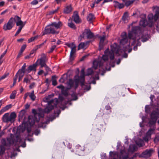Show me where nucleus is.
Returning a JSON list of instances; mask_svg holds the SVG:
<instances>
[{
    "instance_id": "f257e3e1",
    "label": "nucleus",
    "mask_w": 159,
    "mask_h": 159,
    "mask_svg": "<svg viewBox=\"0 0 159 159\" xmlns=\"http://www.w3.org/2000/svg\"><path fill=\"white\" fill-rule=\"evenodd\" d=\"M148 35H145V37L142 34V31L139 26L133 27L131 31L128 33V38L129 43L131 45H135L134 47V50L137 49V46H140L141 43L139 40L141 39L142 42H144L147 41L148 39Z\"/></svg>"
},
{
    "instance_id": "f03ea898",
    "label": "nucleus",
    "mask_w": 159,
    "mask_h": 159,
    "mask_svg": "<svg viewBox=\"0 0 159 159\" xmlns=\"http://www.w3.org/2000/svg\"><path fill=\"white\" fill-rule=\"evenodd\" d=\"M122 51L121 50L117 48H112L111 51H109L108 50H107L105 51L104 55H103L102 58L100 61H94L93 63V67L95 70L98 68V67L101 68L102 69H99L100 71H104L107 70L106 67L104 66V62H105L108 60V58L109 57L111 60H112L114 58V52L118 54L119 55H121Z\"/></svg>"
},
{
    "instance_id": "7ed1b4c3",
    "label": "nucleus",
    "mask_w": 159,
    "mask_h": 159,
    "mask_svg": "<svg viewBox=\"0 0 159 159\" xmlns=\"http://www.w3.org/2000/svg\"><path fill=\"white\" fill-rule=\"evenodd\" d=\"M20 140L18 136L11 134L9 138L7 140L2 139L1 140L2 145H0V155L3 154L5 149H9L11 146L16 147L18 146Z\"/></svg>"
},
{
    "instance_id": "20e7f679",
    "label": "nucleus",
    "mask_w": 159,
    "mask_h": 159,
    "mask_svg": "<svg viewBox=\"0 0 159 159\" xmlns=\"http://www.w3.org/2000/svg\"><path fill=\"white\" fill-rule=\"evenodd\" d=\"M47 100V98H46ZM48 106L45 108L43 110L41 108H39L37 111L35 109H33L32 112L34 114L35 116L38 115V117L40 118H43L44 116V113H48L54 107H56L58 102V100L57 98L52 99L50 101H48Z\"/></svg>"
},
{
    "instance_id": "39448f33",
    "label": "nucleus",
    "mask_w": 159,
    "mask_h": 159,
    "mask_svg": "<svg viewBox=\"0 0 159 159\" xmlns=\"http://www.w3.org/2000/svg\"><path fill=\"white\" fill-rule=\"evenodd\" d=\"M62 26V23L60 21L58 23L55 22L52 23L45 27L44 30L43 32V35L50 34H57L59 33V31H57V30Z\"/></svg>"
},
{
    "instance_id": "423d86ee",
    "label": "nucleus",
    "mask_w": 159,
    "mask_h": 159,
    "mask_svg": "<svg viewBox=\"0 0 159 159\" xmlns=\"http://www.w3.org/2000/svg\"><path fill=\"white\" fill-rule=\"evenodd\" d=\"M121 36L122 39L120 41L121 45H124L126 44L125 47L124 46L123 47V52H125L128 50V52H130L132 51V48H130V43H129L128 42V37L126 33L125 32L123 33L121 35Z\"/></svg>"
},
{
    "instance_id": "0eeeda50",
    "label": "nucleus",
    "mask_w": 159,
    "mask_h": 159,
    "mask_svg": "<svg viewBox=\"0 0 159 159\" xmlns=\"http://www.w3.org/2000/svg\"><path fill=\"white\" fill-rule=\"evenodd\" d=\"M16 116L15 112H12L10 115L8 113H6L3 115L2 120L4 122L8 123L10 122L12 123L15 121Z\"/></svg>"
},
{
    "instance_id": "6e6552de",
    "label": "nucleus",
    "mask_w": 159,
    "mask_h": 159,
    "mask_svg": "<svg viewBox=\"0 0 159 159\" xmlns=\"http://www.w3.org/2000/svg\"><path fill=\"white\" fill-rule=\"evenodd\" d=\"M85 75L84 71V69H82L81 70V75L80 76L78 75L75 76V78L77 77L78 79H75V85L76 87L78 86L79 83L80 82L81 83V86L83 87V86L85 85L84 84V77Z\"/></svg>"
},
{
    "instance_id": "1a4fd4ad",
    "label": "nucleus",
    "mask_w": 159,
    "mask_h": 159,
    "mask_svg": "<svg viewBox=\"0 0 159 159\" xmlns=\"http://www.w3.org/2000/svg\"><path fill=\"white\" fill-rule=\"evenodd\" d=\"M47 60L46 55L44 53H42L41 55V57L37 60L35 63L37 66L40 65L42 68L46 66V62Z\"/></svg>"
},
{
    "instance_id": "9d476101",
    "label": "nucleus",
    "mask_w": 159,
    "mask_h": 159,
    "mask_svg": "<svg viewBox=\"0 0 159 159\" xmlns=\"http://www.w3.org/2000/svg\"><path fill=\"white\" fill-rule=\"evenodd\" d=\"M158 118H159V113L156 111H153L151 114L150 119L149 122V125H153L155 124Z\"/></svg>"
},
{
    "instance_id": "9b49d317",
    "label": "nucleus",
    "mask_w": 159,
    "mask_h": 159,
    "mask_svg": "<svg viewBox=\"0 0 159 159\" xmlns=\"http://www.w3.org/2000/svg\"><path fill=\"white\" fill-rule=\"evenodd\" d=\"M153 152L154 150L152 148L147 149L142 153L140 156L144 158H148L150 157Z\"/></svg>"
},
{
    "instance_id": "f8f14e48",
    "label": "nucleus",
    "mask_w": 159,
    "mask_h": 159,
    "mask_svg": "<svg viewBox=\"0 0 159 159\" xmlns=\"http://www.w3.org/2000/svg\"><path fill=\"white\" fill-rule=\"evenodd\" d=\"M86 35H87V38L89 39H92L94 37L93 34L91 31L90 30L88 29L85 30L84 32L80 35V37L84 38Z\"/></svg>"
},
{
    "instance_id": "ddd939ff",
    "label": "nucleus",
    "mask_w": 159,
    "mask_h": 159,
    "mask_svg": "<svg viewBox=\"0 0 159 159\" xmlns=\"http://www.w3.org/2000/svg\"><path fill=\"white\" fill-rule=\"evenodd\" d=\"M14 19L13 18H11L7 24H5L3 27V29L5 30H11L13 26V21Z\"/></svg>"
},
{
    "instance_id": "4468645a",
    "label": "nucleus",
    "mask_w": 159,
    "mask_h": 159,
    "mask_svg": "<svg viewBox=\"0 0 159 159\" xmlns=\"http://www.w3.org/2000/svg\"><path fill=\"white\" fill-rule=\"evenodd\" d=\"M148 17L149 20L154 19L155 21H156L157 19L159 18V11H156V13L154 16H153L152 14L151 13L149 14L148 15Z\"/></svg>"
},
{
    "instance_id": "2eb2a0df",
    "label": "nucleus",
    "mask_w": 159,
    "mask_h": 159,
    "mask_svg": "<svg viewBox=\"0 0 159 159\" xmlns=\"http://www.w3.org/2000/svg\"><path fill=\"white\" fill-rule=\"evenodd\" d=\"M14 20L16 23V25L17 26H20V27H21L23 28V22L20 19V18L17 16H15L14 18Z\"/></svg>"
},
{
    "instance_id": "dca6fc26",
    "label": "nucleus",
    "mask_w": 159,
    "mask_h": 159,
    "mask_svg": "<svg viewBox=\"0 0 159 159\" xmlns=\"http://www.w3.org/2000/svg\"><path fill=\"white\" fill-rule=\"evenodd\" d=\"M141 17H142V18L139 22V25L140 26L143 27H145L148 24L147 20L145 19L146 16L145 14H142L141 15Z\"/></svg>"
},
{
    "instance_id": "f3484780",
    "label": "nucleus",
    "mask_w": 159,
    "mask_h": 159,
    "mask_svg": "<svg viewBox=\"0 0 159 159\" xmlns=\"http://www.w3.org/2000/svg\"><path fill=\"white\" fill-rule=\"evenodd\" d=\"M85 150L84 146L82 145L81 146L80 145H77L75 147V152L78 155H80L81 152L84 151Z\"/></svg>"
},
{
    "instance_id": "a211bd4d",
    "label": "nucleus",
    "mask_w": 159,
    "mask_h": 159,
    "mask_svg": "<svg viewBox=\"0 0 159 159\" xmlns=\"http://www.w3.org/2000/svg\"><path fill=\"white\" fill-rule=\"evenodd\" d=\"M75 79H78L77 77L75 78V76L74 78V81L72 79H70L69 80V81L67 82V89H70L72 87L74 86V85L75 88H77V87H76L75 85Z\"/></svg>"
},
{
    "instance_id": "6ab92c4d",
    "label": "nucleus",
    "mask_w": 159,
    "mask_h": 159,
    "mask_svg": "<svg viewBox=\"0 0 159 159\" xmlns=\"http://www.w3.org/2000/svg\"><path fill=\"white\" fill-rule=\"evenodd\" d=\"M99 38H100V41L99 44V50H101L103 48L104 44V42L106 38L105 35H104L102 37L100 36Z\"/></svg>"
},
{
    "instance_id": "aec40b11",
    "label": "nucleus",
    "mask_w": 159,
    "mask_h": 159,
    "mask_svg": "<svg viewBox=\"0 0 159 159\" xmlns=\"http://www.w3.org/2000/svg\"><path fill=\"white\" fill-rule=\"evenodd\" d=\"M74 21L76 23H79L81 22L80 20L79 19V17L78 14V12L77 11H75L74 12V14L72 16Z\"/></svg>"
},
{
    "instance_id": "412c9836",
    "label": "nucleus",
    "mask_w": 159,
    "mask_h": 159,
    "mask_svg": "<svg viewBox=\"0 0 159 159\" xmlns=\"http://www.w3.org/2000/svg\"><path fill=\"white\" fill-rule=\"evenodd\" d=\"M72 11V8L71 5H67L64 7L63 12L65 14H68Z\"/></svg>"
},
{
    "instance_id": "4be33fe9",
    "label": "nucleus",
    "mask_w": 159,
    "mask_h": 159,
    "mask_svg": "<svg viewBox=\"0 0 159 159\" xmlns=\"http://www.w3.org/2000/svg\"><path fill=\"white\" fill-rule=\"evenodd\" d=\"M37 65L35 63L32 65H31L28 67V68L26 70L28 73H30L32 70H36V67L37 66Z\"/></svg>"
},
{
    "instance_id": "5701e85b",
    "label": "nucleus",
    "mask_w": 159,
    "mask_h": 159,
    "mask_svg": "<svg viewBox=\"0 0 159 159\" xmlns=\"http://www.w3.org/2000/svg\"><path fill=\"white\" fill-rule=\"evenodd\" d=\"M26 66V64L24 63L21 68L18 70V74L24 75L25 71Z\"/></svg>"
},
{
    "instance_id": "b1692460",
    "label": "nucleus",
    "mask_w": 159,
    "mask_h": 159,
    "mask_svg": "<svg viewBox=\"0 0 159 159\" xmlns=\"http://www.w3.org/2000/svg\"><path fill=\"white\" fill-rule=\"evenodd\" d=\"M94 19V16L92 13L89 14L87 17L88 21L90 22V23H92Z\"/></svg>"
},
{
    "instance_id": "393cba45",
    "label": "nucleus",
    "mask_w": 159,
    "mask_h": 159,
    "mask_svg": "<svg viewBox=\"0 0 159 159\" xmlns=\"http://www.w3.org/2000/svg\"><path fill=\"white\" fill-rule=\"evenodd\" d=\"M32 79V77L30 75H28L24 78L23 82L27 84L29 83H30V80Z\"/></svg>"
},
{
    "instance_id": "a878e982",
    "label": "nucleus",
    "mask_w": 159,
    "mask_h": 159,
    "mask_svg": "<svg viewBox=\"0 0 159 159\" xmlns=\"http://www.w3.org/2000/svg\"><path fill=\"white\" fill-rule=\"evenodd\" d=\"M137 149L138 148L137 146L135 144H131L129 146V150L132 152L136 151Z\"/></svg>"
},
{
    "instance_id": "bb28decb",
    "label": "nucleus",
    "mask_w": 159,
    "mask_h": 159,
    "mask_svg": "<svg viewBox=\"0 0 159 159\" xmlns=\"http://www.w3.org/2000/svg\"><path fill=\"white\" fill-rule=\"evenodd\" d=\"M28 122L30 126H32L34 124V120L32 116H28Z\"/></svg>"
},
{
    "instance_id": "cd10ccee",
    "label": "nucleus",
    "mask_w": 159,
    "mask_h": 159,
    "mask_svg": "<svg viewBox=\"0 0 159 159\" xmlns=\"http://www.w3.org/2000/svg\"><path fill=\"white\" fill-rule=\"evenodd\" d=\"M28 93L30 97L33 101H34L35 100L36 96L34 94V90L32 91L31 93Z\"/></svg>"
},
{
    "instance_id": "c85d7f7f",
    "label": "nucleus",
    "mask_w": 159,
    "mask_h": 159,
    "mask_svg": "<svg viewBox=\"0 0 159 159\" xmlns=\"http://www.w3.org/2000/svg\"><path fill=\"white\" fill-rule=\"evenodd\" d=\"M76 46H74V48H71V51L70 52V57L72 60L73 57V54L76 51Z\"/></svg>"
},
{
    "instance_id": "c756f323",
    "label": "nucleus",
    "mask_w": 159,
    "mask_h": 159,
    "mask_svg": "<svg viewBox=\"0 0 159 159\" xmlns=\"http://www.w3.org/2000/svg\"><path fill=\"white\" fill-rule=\"evenodd\" d=\"M69 22L68 23V26L73 29H75L76 28V26L71 21V20L69 19Z\"/></svg>"
},
{
    "instance_id": "7c9ffc66",
    "label": "nucleus",
    "mask_w": 159,
    "mask_h": 159,
    "mask_svg": "<svg viewBox=\"0 0 159 159\" xmlns=\"http://www.w3.org/2000/svg\"><path fill=\"white\" fill-rule=\"evenodd\" d=\"M128 14L127 12H125L122 16V20L125 22L128 21Z\"/></svg>"
},
{
    "instance_id": "2f4dec72",
    "label": "nucleus",
    "mask_w": 159,
    "mask_h": 159,
    "mask_svg": "<svg viewBox=\"0 0 159 159\" xmlns=\"http://www.w3.org/2000/svg\"><path fill=\"white\" fill-rule=\"evenodd\" d=\"M111 108L109 106H107L105 107V108L104 109V112H106V111H107L105 114H109L111 112Z\"/></svg>"
},
{
    "instance_id": "473e14b6",
    "label": "nucleus",
    "mask_w": 159,
    "mask_h": 159,
    "mask_svg": "<svg viewBox=\"0 0 159 159\" xmlns=\"http://www.w3.org/2000/svg\"><path fill=\"white\" fill-rule=\"evenodd\" d=\"M136 144L139 147L143 146L144 145L143 141L142 140H140L139 141L136 142Z\"/></svg>"
},
{
    "instance_id": "72a5a7b5",
    "label": "nucleus",
    "mask_w": 159,
    "mask_h": 159,
    "mask_svg": "<svg viewBox=\"0 0 159 159\" xmlns=\"http://www.w3.org/2000/svg\"><path fill=\"white\" fill-rule=\"evenodd\" d=\"M110 156L111 157H113V159H117L114 157L116 156L117 157L118 156L117 153L116 152H113L111 151L110 152Z\"/></svg>"
},
{
    "instance_id": "f704fd0d",
    "label": "nucleus",
    "mask_w": 159,
    "mask_h": 159,
    "mask_svg": "<svg viewBox=\"0 0 159 159\" xmlns=\"http://www.w3.org/2000/svg\"><path fill=\"white\" fill-rule=\"evenodd\" d=\"M38 35H37L34 37L30 38L28 40V43H30L34 41L35 40L37 39L38 38Z\"/></svg>"
},
{
    "instance_id": "c9c22d12",
    "label": "nucleus",
    "mask_w": 159,
    "mask_h": 159,
    "mask_svg": "<svg viewBox=\"0 0 159 159\" xmlns=\"http://www.w3.org/2000/svg\"><path fill=\"white\" fill-rule=\"evenodd\" d=\"M16 92V90L13 91L10 95V98L11 99H14L15 98Z\"/></svg>"
},
{
    "instance_id": "e433bc0d",
    "label": "nucleus",
    "mask_w": 159,
    "mask_h": 159,
    "mask_svg": "<svg viewBox=\"0 0 159 159\" xmlns=\"http://www.w3.org/2000/svg\"><path fill=\"white\" fill-rule=\"evenodd\" d=\"M102 0H97L96 2V4H98ZM112 0H104L103 2L102 3V5L106 2H111L112 1Z\"/></svg>"
},
{
    "instance_id": "4c0bfd02",
    "label": "nucleus",
    "mask_w": 159,
    "mask_h": 159,
    "mask_svg": "<svg viewBox=\"0 0 159 159\" xmlns=\"http://www.w3.org/2000/svg\"><path fill=\"white\" fill-rule=\"evenodd\" d=\"M56 77L55 76H53L52 77V84L54 86H55L57 84V82L56 79Z\"/></svg>"
},
{
    "instance_id": "58836bf2",
    "label": "nucleus",
    "mask_w": 159,
    "mask_h": 159,
    "mask_svg": "<svg viewBox=\"0 0 159 159\" xmlns=\"http://www.w3.org/2000/svg\"><path fill=\"white\" fill-rule=\"evenodd\" d=\"M93 71L92 68H89L88 69L87 73L86 75H89L92 74L93 73Z\"/></svg>"
},
{
    "instance_id": "ea45409f",
    "label": "nucleus",
    "mask_w": 159,
    "mask_h": 159,
    "mask_svg": "<svg viewBox=\"0 0 159 159\" xmlns=\"http://www.w3.org/2000/svg\"><path fill=\"white\" fill-rule=\"evenodd\" d=\"M154 130V129H150L146 133V134L150 137L151 135L153 134Z\"/></svg>"
},
{
    "instance_id": "a19ab883",
    "label": "nucleus",
    "mask_w": 159,
    "mask_h": 159,
    "mask_svg": "<svg viewBox=\"0 0 159 159\" xmlns=\"http://www.w3.org/2000/svg\"><path fill=\"white\" fill-rule=\"evenodd\" d=\"M134 2V1L132 0L126 1L125 5L127 7L129 6Z\"/></svg>"
},
{
    "instance_id": "79ce46f5",
    "label": "nucleus",
    "mask_w": 159,
    "mask_h": 159,
    "mask_svg": "<svg viewBox=\"0 0 159 159\" xmlns=\"http://www.w3.org/2000/svg\"><path fill=\"white\" fill-rule=\"evenodd\" d=\"M19 74H18V73L17 72L16 75L15 76V77L14 78V80H13V85H14L15 84H16V80L18 78V77L19 76Z\"/></svg>"
},
{
    "instance_id": "37998d69",
    "label": "nucleus",
    "mask_w": 159,
    "mask_h": 159,
    "mask_svg": "<svg viewBox=\"0 0 159 159\" xmlns=\"http://www.w3.org/2000/svg\"><path fill=\"white\" fill-rule=\"evenodd\" d=\"M85 46V44L84 43H80L78 47V50H79L80 49H82Z\"/></svg>"
},
{
    "instance_id": "c03bdc74",
    "label": "nucleus",
    "mask_w": 159,
    "mask_h": 159,
    "mask_svg": "<svg viewBox=\"0 0 159 159\" xmlns=\"http://www.w3.org/2000/svg\"><path fill=\"white\" fill-rule=\"evenodd\" d=\"M11 105L9 104V105H7L5 107L3 108L2 109L3 110V111H6L8 110L10 108H11Z\"/></svg>"
},
{
    "instance_id": "a18cd8bd",
    "label": "nucleus",
    "mask_w": 159,
    "mask_h": 159,
    "mask_svg": "<svg viewBox=\"0 0 159 159\" xmlns=\"http://www.w3.org/2000/svg\"><path fill=\"white\" fill-rule=\"evenodd\" d=\"M59 9V7H58L57 9H56L54 10H53V11H49V14L50 15L53 14L57 12V11H58V10Z\"/></svg>"
},
{
    "instance_id": "49530a36",
    "label": "nucleus",
    "mask_w": 159,
    "mask_h": 159,
    "mask_svg": "<svg viewBox=\"0 0 159 159\" xmlns=\"http://www.w3.org/2000/svg\"><path fill=\"white\" fill-rule=\"evenodd\" d=\"M44 44V43H43L39 45H38L36 47L34 48V50H37L39 48H41V47H42L43 45Z\"/></svg>"
},
{
    "instance_id": "de8ad7c7",
    "label": "nucleus",
    "mask_w": 159,
    "mask_h": 159,
    "mask_svg": "<svg viewBox=\"0 0 159 159\" xmlns=\"http://www.w3.org/2000/svg\"><path fill=\"white\" fill-rule=\"evenodd\" d=\"M66 45L69 47L71 48H74V46H76L73 43H68Z\"/></svg>"
},
{
    "instance_id": "09e8293b",
    "label": "nucleus",
    "mask_w": 159,
    "mask_h": 159,
    "mask_svg": "<svg viewBox=\"0 0 159 159\" xmlns=\"http://www.w3.org/2000/svg\"><path fill=\"white\" fill-rule=\"evenodd\" d=\"M150 111V108L148 106H146L145 107V111L146 113H148Z\"/></svg>"
},
{
    "instance_id": "8fccbe9b",
    "label": "nucleus",
    "mask_w": 159,
    "mask_h": 159,
    "mask_svg": "<svg viewBox=\"0 0 159 159\" xmlns=\"http://www.w3.org/2000/svg\"><path fill=\"white\" fill-rule=\"evenodd\" d=\"M150 137V136L146 134V136L143 138V139L145 141L148 142V141Z\"/></svg>"
},
{
    "instance_id": "3c124183",
    "label": "nucleus",
    "mask_w": 159,
    "mask_h": 159,
    "mask_svg": "<svg viewBox=\"0 0 159 159\" xmlns=\"http://www.w3.org/2000/svg\"><path fill=\"white\" fill-rule=\"evenodd\" d=\"M56 47V45H54L52 46L50 50L49 51V52L51 53L54 50V49H55Z\"/></svg>"
},
{
    "instance_id": "603ef678",
    "label": "nucleus",
    "mask_w": 159,
    "mask_h": 159,
    "mask_svg": "<svg viewBox=\"0 0 159 159\" xmlns=\"http://www.w3.org/2000/svg\"><path fill=\"white\" fill-rule=\"evenodd\" d=\"M21 27H19V29L16 32V33L15 35V36H16L20 32L22 29V28H21Z\"/></svg>"
},
{
    "instance_id": "864d4df0",
    "label": "nucleus",
    "mask_w": 159,
    "mask_h": 159,
    "mask_svg": "<svg viewBox=\"0 0 159 159\" xmlns=\"http://www.w3.org/2000/svg\"><path fill=\"white\" fill-rule=\"evenodd\" d=\"M38 3V2L37 0H34L33 1H32L31 2V4H32V5H36Z\"/></svg>"
},
{
    "instance_id": "5fc2aeb1",
    "label": "nucleus",
    "mask_w": 159,
    "mask_h": 159,
    "mask_svg": "<svg viewBox=\"0 0 159 159\" xmlns=\"http://www.w3.org/2000/svg\"><path fill=\"white\" fill-rule=\"evenodd\" d=\"M26 47V44H24L21 47L20 51L23 52L25 49Z\"/></svg>"
},
{
    "instance_id": "6e6d98bb",
    "label": "nucleus",
    "mask_w": 159,
    "mask_h": 159,
    "mask_svg": "<svg viewBox=\"0 0 159 159\" xmlns=\"http://www.w3.org/2000/svg\"><path fill=\"white\" fill-rule=\"evenodd\" d=\"M118 4V8L120 9L124 7V5L123 3H117Z\"/></svg>"
},
{
    "instance_id": "4d7b16f0",
    "label": "nucleus",
    "mask_w": 159,
    "mask_h": 159,
    "mask_svg": "<svg viewBox=\"0 0 159 159\" xmlns=\"http://www.w3.org/2000/svg\"><path fill=\"white\" fill-rule=\"evenodd\" d=\"M9 74V73H7V74H4L3 75H2L1 78H0V79L2 80L5 79L6 77Z\"/></svg>"
},
{
    "instance_id": "13d9d810",
    "label": "nucleus",
    "mask_w": 159,
    "mask_h": 159,
    "mask_svg": "<svg viewBox=\"0 0 159 159\" xmlns=\"http://www.w3.org/2000/svg\"><path fill=\"white\" fill-rule=\"evenodd\" d=\"M93 79L94 80H98L99 79V77L98 76V73H97L95 76L93 77Z\"/></svg>"
},
{
    "instance_id": "bf43d9fd",
    "label": "nucleus",
    "mask_w": 159,
    "mask_h": 159,
    "mask_svg": "<svg viewBox=\"0 0 159 159\" xmlns=\"http://www.w3.org/2000/svg\"><path fill=\"white\" fill-rule=\"evenodd\" d=\"M24 75H22L21 74H19V76H18V81L19 82L22 78L23 76H24Z\"/></svg>"
},
{
    "instance_id": "052dcab7",
    "label": "nucleus",
    "mask_w": 159,
    "mask_h": 159,
    "mask_svg": "<svg viewBox=\"0 0 159 159\" xmlns=\"http://www.w3.org/2000/svg\"><path fill=\"white\" fill-rule=\"evenodd\" d=\"M25 113V110H21L20 112V115L23 116Z\"/></svg>"
},
{
    "instance_id": "680f3d73",
    "label": "nucleus",
    "mask_w": 159,
    "mask_h": 159,
    "mask_svg": "<svg viewBox=\"0 0 159 159\" xmlns=\"http://www.w3.org/2000/svg\"><path fill=\"white\" fill-rule=\"evenodd\" d=\"M35 85V83L34 82H33L29 86V88L30 89H32L33 88H34Z\"/></svg>"
},
{
    "instance_id": "e2e57ef3",
    "label": "nucleus",
    "mask_w": 159,
    "mask_h": 159,
    "mask_svg": "<svg viewBox=\"0 0 159 159\" xmlns=\"http://www.w3.org/2000/svg\"><path fill=\"white\" fill-rule=\"evenodd\" d=\"M23 52H21V51H20V52H19L18 56H17V58H20V57H21L22 53Z\"/></svg>"
},
{
    "instance_id": "0e129e2a",
    "label": "nucleus",
    "mask_w": 159,
    "mask_h": 159,
    "mask_svg": "<svg viewBox=\"0 0 159 159\" xmlns=\"http://www.w3.org/2000/svg\"><path fill=\"white\" fill-rule=\"evenodd\" d=\"M117 3H119L118 2L116 1H114V6L115 7H118V4Z\"/></svg>"
},
{
    "instance_id": "69168bd1",
    "label": "nucleus",
    "mask_w": 159,
    "mask_h": 159,
    "mask_svg": "<svg viewBox=\"0 0 159 159\" xmlns=\"http://www.w3.org/2000/svg\"><path fill=\"white\" fill-rule=\"evenodd\" d=\"M7 50L6 49L5 51L1 55V56L0 57V58H2L4 57V56L6 54V52H7Z\"/></svg>"
},
{
    "instance_id": "338daca9",
    "label": "nucleus",
    "mask_w": 159,
    "mask_h": 159,
    "mask_svg": "<svg viewBox=\"0 0 159 159\" xmlns=\"http://www.w3.org/2000/svg\"><path fill=\"white\" fill-rule=\"evenodd\" d=\"M59 82L61 83H64L65 81V80L63 78V77H61L59 80Z\"/></svg>"
},
{
    "instance_id": "774afa93",
    "label": "nucleus",
    "mask_w": 159,
    "mask_h": 159,
    "mask_svg": "<svg viewBox=\"0 0 159 159\" xmlns=\"http://www.w3.org/2000/svg\"><path fill=\"white\" fill-rule=\"evenodd\" d=\"M8 11V10L7 9H6L4 11H3L1 13V15H3L5 13L7 12Z\"/></svg>"
}]
</instances>
